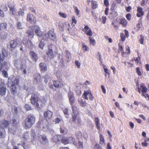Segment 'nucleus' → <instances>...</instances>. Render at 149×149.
Wrapping results in <instances>:
<instances>
[{
    "mask_svg": "<svg viewBox=\"0 0 149 149\" xmlns=\"http://www.w3.org/2000/svg\"><path fill=\"white\" fill-rule=\"evenodd\" d=\"M140 57L139 56H138L134 59V61L136 63L138 64L139 63V61L140 60Z\"/></svg>",
    "mask_w": 149,
    "mask_h": 149,
    "instance_id": "nucleus-61",
    "label": "nucleus"
},
{
    "mask_svg": "<svg viewBox=\"0 0 149 149\" xmlns=\"http://www.w3.org/2000/svg\"><path fill=\"white\" fill-rule=\"evenodd\" d=\"M144 14V11L143 10V8L140 7L138 6L137 9V13L136 15L138 17H141L143 16Z\"/></svg>",
    "mask_w": 149,
    "mask_h": 149,
    "instance_id": "nucleus-13",
    "label": "nucleus"
},
{
    "mask_svg": "<svg viewBox=\"0 0 149 149\" xmlns=\"http://www.w3.org/2000/svg\"><path fill=\"white\" fill-rule=\"evenodd\" d=\"M30 55L32 60L35 62L38 59V58L36 53L33 51H31L30 53Z\"/></svg>",
    "mask_w": 149,
    "mask_h": 149,
    "instance_id": "nucleus-20",
    "label": "nucleus"
},
{
    "mask_svg": "<svg viewBox=\"0 0 149 149\" xmlns=\"http://www.w3.org/2000/svg\"><path fill=\"white\" fill-rule=\"evenodd\" d=\"M27 19L28 21L30 22L32 24H34L36 22V19L32 15L28 14L27 17Z\"/></svg>",
    "mask_w": 149,
    "mask_h": 149,
    "instance_id": "nucleus-15",
    "label": "nucleus"
},
{
    "mask_svg": "<svg viewBox=\"0 0 149 149\" xmlns=\"http://www.w3.org/2000/svg\"><path fill=\"white\" fill-rule=\"evenodd\" d=\"M120 23L122 25L123 27H125L127 24V22L126 20L124 17L120 19Z\"/></svg>",
    "mask_w": 149,
    "mask_h": 149,
    "instance_id": "nucleus-28",
    "label": "nucleus"
},
{
    "mask_svg": "<svg viewBox=\"0 0 149 149\" xmlns=\"http://www.w3.org/2000/svg\"><path fill=\"white\" fill-rule=\"evenodd\" d=\"M126 52H124V54H123V57H126L127 56L128 54H130V49L128 46H127L125 47Z\"/></svg>",
    "mask_w": 149,
    "mask_h": 149,
    "instance_id": "nucleus-26",
    "label": "nucleus"
},
{
    "mask_svg": "<svg viewBox=\"0 0 149 149\" xmlns=\"http://www.w3.org/2000/svg\"><path fill=\"white\" fill-rule=\"evenodd\" d=\"M26 33L29 36H32V37H33L34 36V34L33 32H32L30 31H27Z\"/></svg>",
    "mask_w": 149,
    "mask_h": 149,
    "instance_id": "nucleus-50",
    "label": "nucleus"
},
{
    "mask_svg": "<svg viewBox=\"0 0 149 149\" xmlns=\"http://www.w3.org/2000/svg\"><path fill=\"white\" fill-rule=\"evenodd\" d=\"M118 49L119 50L118 52H119L120 51L122 54V55L123 56V54H124V47L123 45L122 44H121L120 43H119L118 44Z\"/></svg>",
    "mask_w": 149,
    "mask_h": 149,
    "instance_id": "nucleus-33",
    "label": "nucleus"
},
{
    "mask_svg": "<svg viewBox=\"0 0 149 149\" xmlns=\"http://www.w3.org/2000/svg\"><path fill=\"white\" fill-rule=\"evenodd\" d=\"M10 5L8 3H3L1 6V8L4 11H6L8 10V7Z\"/></svg>",
    "mask_w": 149,
    "mask_h": 149,
    "instance_id": "nucleus-32",
    "label": "nucleus"
},
{
    "mask_svg": "<svg viewBox=\"0 0 149 149\" xmlns=\"http://www.w3.org/2000/svg\"><path fill=\"white\" fill-rule=\"evenodd\" d=\"M125 35L122 33H120V39L122 42H124L126 38H128L129 36V32L126 29L124 30Z\"/></svg>",
    "mask_w": 149,
    "mask_h": 149,
    "instance_id": "nucleus-11",
    "label": "nucleus"
},
{
    "mask_svg": "<svg viewBox=\"0 0 149 149\" xmlns=\"http://www.w3.org/2000/svg\"><path fill=\"white\" fill-rule=\"evenodd\" d=\"M49 33L50 38L53 40L55 41L56 40V36L54 33L50 31H49Z\"/></svg>",
    "mask_w": 149,
    "mask_h": 149,
    "instance_id": "nucleus-25",
    "label": "nucleus"
},
{
    "mask_svg": "<svg viewBox=\"0 0 149 149\" xmlns=\"http://www.w3.org/2000/svg\"><path fill=\"white\" fill-rule=\"evenodd\" d=\"M94 149H102L101 146L98 144H96L94 147Z\"/></svg>",
    "mask_w": 149,
    "mask_h": 149,
    "instance_id": "nucleus-60",
    "label": "nucleus"
},
{
    "mask_svg": "<svg viewBox=\"0 0 149 149\" xmlns=\"http://www.w3.org/2000/svg\"><path fill=\"white\" fill-rule=\"evenodd\" d=\"M84 29L85 30V33L86 35L90 36H91L93 35V34L91 29L88 26H85Z\"/></svg>",
    "mask_w": 149,
    "mask_h": 149,
    "instance_id": "nucleus-16",
    "label": "nucleus"
},
{
    "mask_svg": "<svg viewBox=\"0 0 149 149\" xmlns=\"http://www.w3.org/2000/svg\"><path fill=\"white\" fill-rule=\"evenodd\" d=\"M66 59L67 62H69L72 59V56L70 53L68 51H66Z\"/></svg>",
    "mask_w": 149,
    "mask_h": 149,
    "instance_id": "nucleus-24",
    "label": "nucleus"
},
{
    "mask_svg": "<svg viewBox=\"0 0 149 149\" xmlns=\"http://www.w3.org/2000/svg\"><path fill=\"white\" fill-rule=\"evenodd\" d=\"M24 108L27 111L30 110L31 109V107L29 104H26L24 106Z\"/></svg>",
    "mask_w": 149,
    "mask_h": 149,
    "instance_id": "nucleus-55",
    "label": "nucleus"
},
{
    "mask_svg": "<svg viewBox=\"0 0 149 149\" xmlns=\"http://www.w3.org/2000/svg\"><path fill=\"white\" fill-rule=\"evenodd\" d=\"M140 39L139 40V42L141 44H143V41L144 39V37L142 35H141L140 36Z\"/></svg>",
    "mask_w": 149,
    "mask_h": 149,
    "instance_id": "nucleus-48",
    "label": "nucleus"
},
{
    "mask_svg": "<svg viewBox=\"0 0 149 149\" xmlns=\"http://www.w3.org/2000/svg\"><path fill=\"white\" fill-rule=\"evenodd\" d=\"M26 143L24 142H23L22 143H19L18 144V145H22L24 149H28L29 147V146L27 145H25Z\"/></svg>",
    "mask_w": 149,
    "mask_h": 149,
    "instance_id": "nucleus-49",
    "label": "nucleus"
},
{
    "mask_svg": "<svg viewBox=\"0 0 149 149\" xmlns=\"http://www.w3.org/2000/svg\"><path fill=\"white\" fill-rule=\"evenodd\" d=\"M35 120L36 118L33 115L30 114L28 115L25 120V127L27 128H30L35 123Z\"/></svg>",
    "mask_w": 149,
    "mask_h": 149,
    "instance_id": "nucleus-2",
    "label": "nucleus"
},
{
    "mask_svg": "<svg viewBox=\"0 0 149 149\" xmlns=\"http://www.w3.org/2000/svg\"><path fill=\"white\" fill-rule=\"evenodd\" d=\"M6 136V132L5 130L0 127V138H4Z\"/></svg>",
    "mask_w": 149,
    "mask_h": 149,
    "instance_id": "nucleus-29",
    "label": "nucleus"
},
{
    "mask_svg": "<svg viewBox=\"0 0 149 149\" xmlns=\"http://www.w3.org/2000/svg\"><path fill=\"white\" fill-rule=\"evenodd\" d=\"M17 28L18 29H22V25L21 23L19 21H17L16 23Z\"/></svg>",
    "mask_w": 149,
    "mask_h": 149,
    "instance_id": "nucleus-46",
    "label": "nucleus"
},
{
    "mask_svg": "<svg viewBox=\"0 0 149 149\" xmlns=\"http://www.w3.org/2000/svg\"><path fill=\"white\" fill-rule=\"evenodd\" d=\"M59 14L60 16L62 17L66 18L67 17L66 15L64 13L59 12Z\"/></svg>",
    "mask_w": 149,
    "mask_h": 149,
    "instance_id": "nucleus-57",
    "label": "nucleus"
},
{
    "mask_svg": "<svg viewBox=\"0 0 149 149\" xmlns=\"http://www.w3.org/2000/svg\"><path fill=\"white\" fill-rule=\"evenodd\" d=\"M126 17L128 20H130L131 19V15L130 13L126 15Z\"/></svg>",
    "mask_w": 149,
    "mask_h": 149,
    "instance_id": "nucleus-63",
    "label": "nucleus"
},
{
    "mask_svg": "<svg viewBox=\"0 0 149 149\" xmlns=\"http://www.w3.org/2000/svg\"><path fill=\"white\" fill-rule=\"evenodd\" d=\"M68 96L70 105L71 106L74 105L75 103V99L73 93L70 91H69Z\"/></svg>",
    "mask_w": 149,
    "mask_h": 149,
    "instance_id": "nucleus-7",
    "label": "nucleus"
},
{
    "mask_svg": "<svg viewBox=\"0 0 149 149\" xmlns=\"http://www.w3.org/2000/svg\"><path fill=\"white\" fill-rule=\"evenodd\" d=\"M7 24L6 23H3L0 24V30H3L6 28Z\"/></svg>",
    "mask_w": 149,
    "mask_h": 149,
    "instance_id": "nucleus-41",
    "label": "nucleus"
},
{
    "mask_svg": "<svg viewBox=\"0 0 149 149\" xmlns=\"http://www.w3.org/2000/svg\"><path fill=\"white\" fill-rule=\"evenodd\" d=\"M41 77L40 74H37L34 77V83L36 84L39 83L40 81Z\"/></svg>",
    "mask_w": 149,
    "mask_h": 149,
    "instance_id": "nucleus-23",
    "label": "nucleus"
},
{
    "mask_svg": "<svg viewBox=\"0 0 149 149\" xmlns=\"http://www.w3.org/2000/svg\"><path fill=\"white\" fill-rule=\"evenodd\" d=\"M6 91V86L2 84H0V95H5Z\"/></svg>",
    "mask_w": 149,
    "mask_h": 149,
    "instance_id": "nucleus-17",
    "label": "nucleus"
},
{
    "mask_svg": "<svg viewBox=\"0 0 149 149\" xmlns=\"http://www.w3.org/2000/svg\"><path fill=\"white\" fill-rule=\"evenodd\" d=\"M61 139V136L60 135H56L53 137L52 140L55 142H57L60 141Z\"/></svg>",
    "mask_w": 149,
    "mask_h": 149,
    "instance_id": "nucleus-27",
    "label": "nucleus"
},
{
    "mask_svg": "<svg viewBox=\"0 0 149 149\" xmlns=\"http://www.w3.org/2000/svg\"><path fill=\"white\" fill-rule=\"evenodd\" d=\"M61 142L65 144L68 143V139L67 137L62 138L61 140Z\"/></svg>",
    "mask_w": 149,
    "mask_h": 149,
    "instance_id": "nucleus-45",
    "label": "nucleus"
},
{
    "mask_svg": "<svg viewBox=\"0 0 149 149\" xmlns=\"http://www.w3.org/2000/svg\"><path fill=\"white\" fill-rule=\"evenodd\" d=\"M138 91L139 93L141 92L142 93V96H145L144 93L147 92L148 89L144 83H141L140 84V87H138Z\"/></svg>",
    "mask_w": 149,
    "mask_h": 149,
    "instance_id": "nucleus-5",
    "label": "nucleus"
},
{
    "mask_svg": "<svg viewBox=\"0 0 149 149\" xmlns=\"http://www.w3.org/2000/svg\"><path fill=\"white\" fill-rule=\"evenodd\" d=\"M38 124L39 127L42 128L44 131H47L49 130V127L48 125V122L47 120L43 121H39Z\"/></svg>",
    "mask_w": 149,
    "mask_h": 149,
    "instance_id": "nucleus-3",
    "label": "nucleus"
},
{
    "mask_svg": "<svg viewBox=\"0 0 149 149\" xmlns=\"http://www.w3.org/2000/svg\"><path fill=\"white\" fill-rule=\"evenodd\" d=\"M92 6L93 9H95L98 7V5L97 3V2L94 1H92Z\"/></svg>",
    "mask_w": 149,
    "mask_h": 149,
    "instance_id": "nucleus-44",
    "label": "nucleus"
},
{
    "mask_svg": "<svg viewBox=\"0 0 149 149\" xmlns=\"http://www.w3.org/2000/svg\"><path fill=\"white\" fill-rule=\"evenodd\" d=\"M72 121L73 123L76 125H79L81 123V119L77 117V115H73L72 114Z\"/></svg>",
    "mask_w": 149,
    "mask_h": 149,
    "instance_id": "nucleus-12",
    "label": "nucleus"
},
{
    "mask_svg": "<svg viewBox=\"0 0 149 149\" xmlns=\"http://www.w3.org/2000/svg\"><path fill=\"white\" fill-rule=\"evenodd\" d=\"M44 45V43L43 42H41L39 45V47L41 49H42Z\"/></svg>",
    "mask_w": 149,
    "mask_h": 149,
    "instance_id": "nucleus-64",
    "label": "nucleus"
},
{
    "mask_svg": "<svg viewBox=\"0 0 149 149\" xmlns=\"http://www.w3.org/2000/svg\"><path fill=\"white\" fill-rule=\"evenodd\" d=\"M64 113L65 115V117L68 118V109H67L66 108L64 109L63 110Z\"/></svg>",
    "mask_w": 149,
    "mask_h": 149,
    "instance_id": "nucleus-52",
    "label": "nucleus"
},
{
    "mask_svg": "<svg viewBox=\"0 0 149 149\" xmlns=\"http://www.w3.org/2000/svg\"><path fill=\"white\" fill-rule=\"evenodd\" d=\"M67 138L68 139V143H73L74 145H77V143L74 142L75 141V139L72 137H70Z\"/></svg>",
    "mask_w": 149,
    "mask_h": 149,
    "instance_id": "nucleus-34",
    "label": "nucleus"
},
{
    "mask_svg": "<svg viewBox=\"0 0 149 149\" xmlns=\"http://www.w3.org/2000/svg\"><path fill=\"white\" fill-rule=\"evenodd\" d=\"M136 72L138 74V75L141 76L142 75V74L140 70V69L139 67H137L136 68Z\"/></svg>",
    "mask_w": 149,
    "mask_h": 149,
    "instance_id": "nucleus-51",
    "label": "nucleus"
},
{
    "mask_svg": "<svg viewBox=\"0 0 149 149\" xmlns=\"http://www.w3.org/2000/svg\"><path fill=\"white\" fill-rule=\"evenodd\" d=\"M54 85L55 87L59 88L63 86V84L59 81H56L54 82Z\"/></svg>",
    "mask_w": 149,
    "mask_h": 149,
    "instance_id": "nucleus-30",
    "label": "nucleus"
},
{
    "mask_svg": "<svg viewBox=\"0 0 149 149\" xmlns=\"http://www.w3.org/2000/svg\"><path fill=\"white\" fill-rule=\"evenodd\" d=\"M30 100L31 104L35 107L38 108H40L43 105L41 99L38 97L35 94H31Z\"/></svg>",
    "mask_w": 149,
    "mask_h": 149,
    "instance_id": "nucleus-1",
    "label": "nucleus"
},
{
    "mask_svg": "<svg viewBox=\"0 0 149 149\" xmlns=\"http://www.w3.org/2000/svg\"><path fill=\"white\" fill-rule=\"evenodd\" d=\"M54 121L56 123L58 124L60 123L61 121V120L58 118H57L54 120Z\"/></svg>",
    "mask_w": 149,
    "mask_h": 149,
    "instance_id": "nucleus-62",
    "label": "nucleus"
},
{
    "mask_svg": "<svg viewBox=\"0 0 149 149\" xmlns=\"http://www.w3.org/2000/svg\"><path fill=\"white\" fill-rule=\"evenodd\" d=\"M52 114V112L49 111H48L44 113V116L46 119H49L51 118Z\"/></svg>",
    "mask_w": 149,
    "mask_h": 149,
    "instance_id": "nucleus-19",
    "label": "nucleus"
},
{
    "mask_svg": "<svg viewBox=\"0 0 149 149\" xmlns=\"http://www.w3.org/2000/svg\"><path fill=\"white\" fill-rule=\"evenodd\" d=\"M1 73L2 75L5 77L7 78L8 77V74L7 71L3 70L1 71Z\"/></svg>",
    "mask_w": 149,
    "mask_h": 149,
    "instance_id": "nucleus-47",
    "label": "nucleus"
},
{
    "mask_svg": "<svg viewBox=\"0 0 149 149\" xmlns=\"http://www.w3.org/2000/svg\"><path fill=\"white\" fill-rule=\"evenodd\" d=\"M72 106V115L73 114V115H77L78 114V111L77 110V108L75 106Z\"/></svg>",
    "mask_w": 149,
    "mask_h": 149,
    "instance_id": "nucleus-35",
    "label": "nucleus"
},
{
    "mask_svg": "<svg viewBox=\"0 0 149 149\" xmlns=\"http://www.w3.org/2000/svg\"><path fill=\"white\" fill-rule=\"evenodd\" d=\"M54 48H56L55 46L53 45H51L49 46V49L47 52V54L50 58H53L54 55L53 52Z\"/></svg>",
    "mask_w": 149,
    "mask_h": 149,
    "instance_id": "nucleus-6",
    "label": "nucleus"
},
{
    "mask_svg": "<svg viewBox=\"0 0 149 149\" xmlns=\"http://www.w3.org/2000/svg\"><path fill=\"white\" fill-rule=\"evenodd\" d=\"M5 56L2 54H1L0 53V62L1 63L4 60V57Z\"/></svg>",
    "mask_w": 149,
    "mask_h": 149,
    "instance_id": "nucleus-59",
    "label": "nucleus"
},
{
    "mask_svg": "<svg viewBox=\"0 0 149 149\" xmlns=\"http://www.w3.org/2000/svg\"><path fill=\"white\" fill-rule=\"evenodd\" d=\"M148 1V0H142L141 3V5L142 6L145 5Z\"/></svg>",
    "mask_w": 149,
    "mask_h": 149,
    "instance_id": "nucleus-58",
    "label": "nucleus"
},
{
    "mask_svg": "<svg viewBox=\"0 0 149 149\" xmlns=\"http://www.w3.org/2000/svg\"><path fill=\"white\" fill-rule=\"evenodd\" d=\"M142 25V19L140 18L138 21V22L136 25V26L139 29Z\"/></svg>",
    "mask_w": 149,
    "mask_h": 149,
    "instance_id": "nucleus-43",
    "label": "nucleus"
},
{
    "mask_svg": "<svg viewBox=\"0 0 149 149\" xmlns=\"http://www.w3.org/2000/svg\"><path fill=\"white\" fill-rule=\"evenodd\" d=\"M42 38V39L44 40H47L49 38V33H45L44 34H42V35L41 36Z\"/></svg>",
    "mask_w": 149,
    "mask_h": 149,
    "instance_id": "nucleus-36",
    "label": "nucleus"
},
{
    "mask_svg": "<svg viewBox=\"0 0 149 149\" xmlns=\"http://www.w3.org/2000/svg\"><path fill=\"white\" fill-rule=\"evenodd\" d=\"M21 42V40L19 38H17L16 40H11L10 41V47L11 50L12 51L16 47L17 45L20 44Z\"/></svg>",
    "mask_w": 149,
    "mask_h": 149,
    "instance_id": "nucleus-4",
    "label": "nucleus"
},
{
    "mask_svg": "<svg viewBox=\"0 0 149 149\" xmlns=\"http://www.w3.org/2000/svg\"><path fill=\"white\" fill-rule=\"evenodd\" d=\"M33 31H34L35 33L37 36L39 37H41L43 33L40 31V28L38 26H34L32 28Z\"/></svg>",
    "mask_w": 149,
    "mask_h": 149,
    "instance_id": "nucleus-8",
    "label": "nucleus"
},
{
    "mask_svg": "<svg viewBox=\"0 0 149 149\" xmlns=\"http://www.w3.org/2000/svg\"><path fill=\"white\" fill-rule=\"evenodd\" d=\"M89 39L90 41V45H92V46H94L95 43V40L92 37H89Z\"/></svg>",
    "mask_w": 149,
    "mask_h": 149,
    "instance_id": "nucleus-39",
    "label": "nucleus"
},
{
    "mask_svg": "<svg viewBox=\"0 0 149 149\" xmlns=\"http://www.w3.org/2000/svg\"><path fill=\"white\" fill-rule=\"evenodd\" d=\"M23 138L25 140H28L30 139V134L29 132H27L24 133L23 135Z\"/></svg>",
    "mask_w": 149,
    "mask_h": 149,
    "instance_id": "nucleus-31",
    "label": "nucleus"
},
{
    "mask_svg": "<svg viewBox=\"0 0 149 149\" xmlns=\"http://www.w3.org/2000/svg\"><path fill=\"white\" fill-rule=\"evenodd\" d=\"M100 143L102 145H104V139L103 136L100 134Z\"/></svg>",
    "mask_w": 149,
    "mask_h": 149,
    "instance_id": "nucleus-40",
    "label": "nucleus"
},
{
    "mask_svg": "<svg viewBox=\"0 0 149 149\" xmlns=\"http://www.w3.org/2000/svg\"><path fill=\"white\" fill-rule=\"evenodd\" d=\"M18 15L19 16H22L24 15V12L22 11V9H19L18 13Z\"/></svg>",
    "mask_w": 149,
    "mask_h": 149,
    "instance_id": "nucleus-54",
    "label": "nucleus"
},
{
    "mask_svg": "<svg viewBox=\"0 0 149 149\" xmlns=\"http://www.w3.org/2000/svg\"><path fill=\"white\" fill-rule=\"evenodd\" d=\"M39 67L42 72H45L47 70V68L46 64L41 62L39 64Z\"/></svg>",
    "mask_w": 149,
    "mask_h": 149,
    "instance_id": "nucleus-22",
    "label": "nucleus"
},
{
    "mask_svg": "<svg viewBox=\"0 0 149 149\" xmlns=\"http://www.w3.org/2000/svg\"><path fill=\"white\" fill-rule=\"evenodd\" d=\"M31 141H32L36 137V135L35 133L34 132H32L31 133Z\"/></svg>",
    "mask_w": 149,
    "mask_h": 149,
    "instance_id": "nucleus-53",
    "label": "nucleus"
},
{
    "mask_svg": "<svg viewBox=\"0 0 149 149\" xmlns=\"http://www.w3.org/2000/svg\"><path fill=\"white\" fill-rule=\"evenodd\" d=\"M103 65V68L104 69V71L105 72L106 74L105 75V76L106 77H108V78H109V73L108 72V70L106 68V67L104 66V65Z\"/></svg>",
    "mask_w": 149,
    "mask_h": 149,
    "instance_id": "nucleus-42",
    "label": "nucleus"
},
{
    "mask_svg": "<svg viewBox=\"0 0 149 149\" xmlns=\"http://www.w3.org/2000/svg\"><path fill=\"white\" fill-rule=\"evenodd\" d=\"M23 44L26 47L30 49H32L33 47V44L30 40H24L23 41Z\"/></svg>",
    "mask_w": 149,
    "mask_h": 149,
    "instance_id": "nucleus-14",
    "label": "nucleus"
},
{
    "mask_svg": "<svg viewBox=\"0 0 149 149\" xmlns=\"http://www.w3.org/2000/svg\"><path fill=\"white\" fill-rule=\"evenodd\" d=\"M83 95L84 98L87 100H88V97H87V95H88L89 99L91 100H93L94 98L92 96L91 91H85Z\"/></svg>",
    "mask_w": 149,
    "mask_h": 149,
    "instance_id": "nucleus-9",
    "label": "nucleus"
},
{
    "mask_svg": "<svg viewBox=\"0 0 149 149\" xmlns=\"http://www.w3.org/2000/svg\"><path fill=\"white\" fill-rule=\"evenodd\" d=\"M10 8V13L13 15H15L16 13V11L15 8L13 4H10L9 6Z\"/></svg>",
    "mask_w": 149,
    "mask_h": 149,
    "instance_id": "nucleus-21",
    "label": "nucleus"
},
{
    "mask_svg": "<svg viewBox=\"0 0 149 149\" xmlns=\"http://www.w3.org/2000/svg\"><path fill=\"white\" fill-rule=\"evenodd\" d=\"M9 123L8 121L4 120L0 123V127L4 129L5 128L7 127L9 125Z\"/></svg>",
    "mask_w": 149,
    "mask_h": 149,
    "instance_id": "nucleus-18",
    "label": "nucleus"
},
{
    "mask_svg": "<svg viewBox=\"0 0 149 149\" xmlns=\"http://www.w3.org/2000/svg\"><path fill=\"white\" fill-rule=\"evenodd\" d=\"M21 69L23 70V74H27V72L29 70L28 68H27L26 67H25L23 66L21 67Z\"/></svg>",
    "mask_w": 149,
    "mask_h": 149,
    "instance_id": "nucleus-38",
    "label": "nucleus"
},
{
    "mask_svg": "<svg viewBox=\"0 0 149 149\" xmlns=\"http://www.w3.org/2000/svg\"><path fill=\"white\" fill-rule=\"evenodd\" d=\"M1 54L5 56H6L7 55L8 53L6 50L3 49L2 50Z\"/></svg>",
    "mask_w": 149,
    "mask_h": 149,
    "instance_id": "nucleus-56",
    "label": "nucleus"
},
{
    "mask_svg": "<svg viewBox=\"0 0 149 149\" xmlns=\"http://www.w3.org/2000/svg\"><path fill=\"white\" fill-rule=\"evenodd\" d=\"M8 34L4 31L2 32L1 35V38L2 40H4L6 38Z\"/></svg>",
    "mask_w": 149,
    "mask_h": 149,
    "instance_id": "nucleus-37",
    "label": "nucleus"
},
{
    "mask_svg": "<svg viewBox=\"0 0 149 149\" xmlns=\"http://www.w3.org/2000/svg\"><path fill=\"white\" fill-rule=\"evenodd\" d=\"M39 140L43 144L48 143V140L45 135H40L38 136Z\"/></svg>",
    "mask_w": 149,
    "mask_h": 149,
    "instance_id": "nucleus-10",
    "label": "nucleus"
}]
</instances>
